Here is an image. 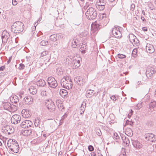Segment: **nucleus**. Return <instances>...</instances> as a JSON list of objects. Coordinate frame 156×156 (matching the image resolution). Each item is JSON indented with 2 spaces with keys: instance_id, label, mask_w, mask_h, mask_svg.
Returning <instances> with one entry per match:
<instances>
[{
  "instance_id": "52",
  "label": "nucleus",
  "mask_w": 156,
  "mask_h": 156,
  "mask_svg": "<svg viewBox=\"0 0 156 156\" xmlns=\"http://www.w3.org/2000/svg\"><path fill=\"white\" fill-rule=\"evenodd\" d=\"M25 67L23 63H21L20 64V66L19 69L20 70L23 69Z\"/></svg>"
},
{
  "instance_id": "38",
  "label": "nucleus",
  "mask_w": 156,
  "mask_h": 156,
  "mask_svg": "<svg viewBox=\"0 0 156 156\" xmlns=\"http://www.w3.org/2000/svg\"><path fill=\"white\" fill-rule=\"evenodd\" d=\"M137 50L135 48L133 49L132 53V56L134 58H136L137 56Z\"/></svg>"
},
{
  "instance_id": "30",
  "label": "nucleus",
  "mask_w": 156,
  "mask_h": 156,
  "mask_svg": "<svg viewBox=\"0 0 156 156\" xmlns=\"http://www.w3.org/2000/svg\"><path fill=\"white\" fill-rule=\"evenodd\" d=\"M93 92H94V91L93 90H87V91L86 97L88 98H90L92 97L93 96Z\"/></svg>"
},
{
  "instance_id": "25",
  "label": "nucleus",
  "mask_w": 156,
  "mask_h": 156,
  "mask_svg": "<svg viewBox=\"0 0 156 156\" xmlns=\"http://www.w3.org/2000/svg\"><path fill=\"white\" fill-rule=\"evenodd\" d=\"M105 2H102V4L101 5L97 4V5H96V6L97 8L99 10L101 11L105 9Z\"/></svg>"
},
{
  "instance_id": "31",
  "label": "nucleus",
  "mask_w": 156,
  "mask_h": 156,
  "mask_svg": "<svg viewBox=\"0 0 156 156\" xmlns=\"http://www.w3.org/2000/svg\"><path fill=\"white\" fill-rule=\"evenodd\" d=\"M74 59H72L70 57H68L66 59V63L67 64L69 65H73V63Z\"/></svg>"
},
{
  "instance_id": "32",
  "label": "nucleus",
  "mask_w": 156,
  "mask_h": 156,
  "mask_svg": "<svg viewBox=\"0 0 156 156\" xmlns=\"http://www.w3.org/2000/svg\"><path fill=\"white\" fill-rule=\"evenodd\" d=\"M25 101L28 104L30 102L33 101V99L30 96H28L24 98Z\"/></svg>"
},
{
  "instance_id": "46",
  "label": "nucleus",
  "mask_w": 156,
  "mask_h": 156,
  "mask_svg": "<svg viewBox=\"0 0 156 156\" xmlns=\"http://www.w3.org/2000/svg\"><path fill=\"white\" fill-rule=\"evenodd\" d=\"M38 127L41 129H44V122L43 121H40V123H39V125Z\"/></svg>"
},
{
  "instance_id": "58",
  "label": "nucleus",
  "mask_w": 156,
  "mask_h": 156,
  "mask_svg": "<svg viewBox=\"0 0 156 156\" xmlns=\"http://www.w3.org/2000/svg\"><path fill=\"white\" fill-rule=\"evenodd\" d=\"M135 8V5L134 4H132L131 5L130 10L132 11H134V8Z\"/></svg>"
},
{
  "instance_id": "23",
  "label": "nucleus",
  "mask_w": 156,
  "mask_h": 156,
  "mask_svg": "<svg viewBox=\"0 0 156 156\" xmlns=\"http://www.w3.org/2000/svg\"><path fill=\"white\" fill-rule=\"evenodd\" d=\"M29 90L30 93L33 95L35 94L37 92V89L33 86L30 87L29 89Z\"/></svg>"
},
{
  "instance_id": "15",
  "label": "nucleus",
  "mask_w": 156,
  "mask_h": 156,
  "mask_svg": "<svg viewBox=\"0 0 156 156\" xmlns=\"http://www.w3.org/2000/svg\"><path fill=\"white\" fill-rule=\"evenodd\" d=\"M132 144L133 147L136 148H140L142 147V144L137 140H132Z\"/></svg>"
},
{
  "instance_id": "6",
  "label": "nucleus",
  "mask_w": 156,
  "mask_h": 156,
  "mask_svg": "<svg viewBox=\"0 0 156 156\" xmlns=\"http://www.w3.org/2000/svg\"><path fill=\"white\" fill-rule=\"evenodd\" d=\"M74 80L75 82L79 84L81 87L83 86L86 82L85 79L80 76L76 77L75 78Z\"/></svg>"
},
{
  "instance_id": "22",
  "label": "nucleus",
  "mask_w": 156,
  "mask_h": 156,
  "mask_svg": "<svg viewBox=\"0 0 156 156\" xmlns=\"http://www.w3.org/2000/svg\"><path fill=\"white\" fill-rule=\"evenodd\" d=\"M10 100L12 101V103L16 104L19 102L18 97L16 95L13 96L10 98Z\"/></svg>"
},
{
  "instance_id": "50",
  "label": "nucleus",
  "mask_w": 156,
  "mask_h": 156,
  "mask_svg": "<svg viewBox=\"0 0 156 156\" xmlns=\"http://www.w3.org/2000/svg\"><path fill=\"white\" fill-rule=\"evenodd\" d=\"M96 133L97 135L100 136L102 134L101 132L100 129H97L96 130Z\"/></svg>"
},
{
  "instance_id": "44",
  "label": "nucleus",
  "mask_w": 156,
  "mask_h": 156,
  "mask_svg": "<svg viewBox=\"0 0 156 156\" xmlns=\"http://www.w3.org/2000/svg\"><path fill=\"white\" fill-rule=\"evenodd\" d=\"M40 121V120H39L38 119H35L34 123L36 127H38Z\"/></svg>"
},
{
  "instance_id": "33",
  "label": "nucleus",
  "mask_w": 156,
  "mask_h": 156,
  "mask_svg": "<svg viewBox=\"0 0 156 156\" xmlns=\"http://www.w3.org/2000/svg\"><path fill=\"white\" fill-rule=\"evenodd\" d=\"M129 41L131 43L133 44L134 40L136 37L133 34H129Z\"/></svg>"
},
{
  "instance_id": "17",
  "label": "nucleus",
  "mask_w": 156,
  "mask_h": 156,
  "mask_svg": "<svg viewBox=\"0 0 156 156\" xmlns=\"http://www.w3.org/2000/svg\"><path fill=\"white\" fill-rule=\"evenodd\" d=\"M72 81L69 82V83H67L66 82L65 83H62L63 87L66 88V89H69L72 88L73 87V84Z\"/></svg>"
},
{
  "instance_id": "21",
  "label": "nucleus",
  "mask_w": 156,
  "mask_h": 156,
  "mask_svg": "<svg viewBox=\"0 0 156 156\" xmlns=\"http://www.w3.org/2000/svg\"><path fill=\"white\" fill-rule=\"evenodd\" d=\"M59 94L62 98H65L68 94V92L65 89H60Z\"/></svg>"
},
{
  "instance_id": "61",
  "label": "nucleus",
  "mask_w": 156,
  "mask_h": 156,
  "mask_svg": "<svg viewBox=\"0 0 156 156\" xmlns=\"http://www.w3.org/2000/svg\"><path fill=\"white\" fill-rule=\"evenodd\" d=\"M95 27L97 29H100V25L99 24H98V23H96L95 24Z\"/></svg>"
},
{
  "instance_id": "60",
  "label": "nucleus",
  "mask_w": 156,
  "mask_h": 156,
  "mask_svg": "<svg viewBox=\"0 0 156 156\" xmlns=\"http://www.w3.org/2000/svg\"><path fill=\"white\" fill-rule=\"evenodd\" d=\"M102 2H105V1L104 0H99V2H97V3L96 4V5H97V4L101 5V4H102Z\"/></svg>"
},
{
  "instance_id": "7",
  "label": "nucleus",
  "mask_w": 156,
  "mask_h": 156,
  "mask_svg": "<svg viewBox=\"0 0 156 156\" xmlns=\"http://www.w3.org/2000/svg\"><path fill=\"white\" fill-rule=\"evenodd\" d=\"M145 139L151 142L156 140V136L152 133H147L144 135Z\"/></svg>"
},
{
  "instance_id": "27",
  "label": "nucleus",
  "mask_w": 156,
  "mask_h": 156,
  "mask_svg": "<svg viewBox=\"0 0 156 156\" xmlns=\"http://www.w3.org/2000/svg\"><path fill=\"white\" fill-rule=\"evenodd\" d=\"M18 105H14L13 104H11L10 107V109L9 111L12 112H13L16 111L17 110Z\"/></svg>"
},
{
  "instance_id": "40",
  "label": "nucleus",
  "mask_w": 156,
  "mask_h": 156,
  "mask_svg": "<svg viewBox=\"0 0 156 156\" xmlns=\"http://www.w3.org/2000/svg\"><path fill=\"white\" fill-rule=\"evenodd\" d=\"M86 107V104L85 102L83 101L81 105V106L80 107V110H83L85 111V108Z\"/></svg>"
},
{
  "instance_id": "48",
  "label": "nucleus",
  "mask_w": 156,
  "mask_h": 156,
  "mask_svg": "<svg viewBox=\"0 0 156 156\" xmlns=\"http://www.w3.org/2000/svg\"><path fill=\"white\" fill-rule=\"evenodd\" d=\"M86 45L85 44H83L81 45V47L80 48V49L82 50V52L85 51V50L86 49Z\"/></svg>"
},
{
  "instance_id": "4",
  "label": "nucleus",
  "mask_w": 156,
  "mask_h": 156,
  "mask_svg": "<svg viewBox=\"0 0 156 156\" xmlns=\"http://www.w3.org/2000/svg\"><path fill=\"white\" fill-rule=\"evenodd\" d=\"M47 80L48 87L51 88H55L58 86L57 81L52 76L48 77Z\"/></svg>"
},
{
  "instance_id": "1",
  "label": "nucleus",
  "mask_w": 156,
  "mask_h": 156,
  "mask_svg": "<svg viewBox=\"0 0 156 156\" xmlns=\"http://www.w3.org/2000/svg\"><path fill=\"white\" fill-rule=\"evenodd\" d=\"M11 27V31L14 33H19L23 31L24 25L23 23L17 21L14 23Z\"/></svg>"
},
{
  "instance_id": "39",
  "label": "nucleus",
  "mask_w": 156,
  "mask_h": 156,
  "mask_svg": "<svg viewBox=\"0 0 156 156\" xmlns=\"http://www.w3.org/2000/svg\"><path fill=\"white\" fill-rule=\"evenodd\" d=\"M8 129H10V126H4L2 129V131L3 133H7Z\"/></svg>"
},
{
  "instance_id": "20",
  "label": "nucleus",
  "mask_w": 156,
  "mask_h": 156,
  "mask_svg": "<svg viewBox=\"0 0 156 156\" xmlns=\"http://www.w3.org/2000/svg\"><path fill=\"white\" fill-rule=\"evenodd\" d=\"M23 135L24 136H28L30 135L32 133L31 129H24L21 132Z\"/></svg>"
},
{
  "instance_id": "36",
  "label": "nucleus",
  "mask_w": 156,
  "mask_h": 156,
  "mask_svg": "<svg viewBox=\"0 0 156 156\" xmlns=\"http://www.w3.org/2000/svg\"><path fill=\"white\" fill-rule=\"evenodd\" d=\"M126 55L120 53L118 54L116 56V58H119L120 59H123L126 58Z\"/></svg>"
},
{
  "instance_id": "12",
  "label": "nucleus",
  "mask_w": 156,
  "mask_h": 156,
  "mask_svg": "<svg viewBox=\"0 0 156 156\" xmlns=\"http://www.w3.org/2000/svg\"><path fill=\"white\" fill-rule=\"evenodd\" d=\"M32 125V122L30 120H25L23 121L22 123V127L25 128L30 127Z\"/></svg>"
},
{
  "instance_id": "29",
  "label": "nucleus",
  "mask_w": 156,
  "mask_h": 156,
  "mask_svg": "<svg viewBox=\"0 0 156 156\" xmlns=\"http://www.w3.org/2000/svg\"><path fill=\"white\" fill-rule=\"evenodd\" d=\"M11 104L8 102H5L3 103V106L5 109L9 111L10 109Z\"/></svg>"
},
{
  "instance_id": "62",
  "label": "nucleus",
  "mask_w": 156,
  "mask_h": 156,
  "mask_svg": "<svg viewBox=\"0 0 156 156\" xmlns=\"http://www.w3.org/2000/svg\"><path fill=\"white\" fill-rule=\"evenodd\" d=\"M67 115L65 113V114L61 117V119L64 120V119L67 117Z\"/></svg>"
},
{
  "instance_id": "28",
  "label": "nucleus",
  "mask_w": 156,
  "mask_h": 156,
  "mask_svg": "<svg viewBox=\"0 0 156 156\" xmlns=\"http://www.w3.org/2000/svg\"><path fill=\"white\" fill-rule=\"evenodd\" d=\"M126 134L128 136H132L133 135V133L132 130L130 128L126 129L125 131Z\"/></svg>"
},
{
  "instance_id": "11",
  "label": "nucleus",
  "mask_w": 156,
  "mask_h": 156,
  "mask_svg": "<svg viewBox=\"0 0 156 156\" xmlns=\"http://www.w3.org/2000/svg\"><path fill=\"white\" fill-rule=\"evenodd\" d=\"M9 37V34L6 31H3L2 35V42L4 43H6Z\"/></svg>"
},
{
  "instance_id": "49",
  "label": "nucleus",
  "mask_w": 156,
  "mask_h": 156,
  "mask_svg": "<svg viewBox=\"0 0 156 156\" xmlns=\"http://www.w3.org/2000/svg\"><path fill=\"white\" fill-rule=\"evenodd\" d=\"M59 109V110H61V111H62L63 109H64V107L63 106L62 104H58V105H57Z\"/></svg>"
},
{
  "instance_id": "45",
  "label": "nucleus",
  "mask_w": 156,
  "mask_h": 156,
  "mask_svg": "<svg viewBox=\"0 0 156 156\" xmlns=\"http://www.w3.org/2000/svg\"><path fill=\"white\" fill-rule=\"evenodd\" d=\"M120 28H121V27L118 26L117 25H115L114 26V28H113L112 30L115 31H116V30H118V31H120Z\"/></svg>"
},
{
  "instance_id": "54",
  "label": "nucleus",
  "mask_w": 156,
  "mask_h": 156,
  "mask_svg": "<svg viewBox=\"0 0 156 156\" xmlns=\"http://www.w3.org/2000/svg\"><path fill=\"white\" fill-rule=\"evenodd\" d=\"M114 138L116 140H117L119 138V136H118L117 133H114Z\"/></svg>"
},
{
  "instance_id": "8",
  "label": "nucleus",
  "mask_w": 156,
  "mask_h": 156,
  "mask_svg": "<svg viewBox=\"0 0 156 156\" xmlns=\"http://www.w3.org/2000/svg\"><path fill=\"white\" fill-rule=\"evenodd\" d=\"M109 34V38H111V37H113V35L116 38H121L122 37V35L120 31H118V30L115 31L111 30Z\"/></svg>"
},
{
  "instance_id": "63",
  "label": "nucleus",
  "mask_w": 156,
  "mask_h": 156,
  "mask_svg": "<svg viewBox=\"0 0 156 156\" xmlns=\"http://www.w3.org/2000/svg\"><path fill=\"white\" fill-rule=\"evenodd\" d=\"M12 5H17V2L16 0H12Z\"/></svg>"
},
{
  "instance_id": "13",
  "label": "nucleus",
  "mask_w": 156,
  "mask_h": 156,
  "mask_svg": "<svg viewBox=\"0 0 156 156\" xmlns=\"http://www.w3.org/2000/svg\"><path fill=\"white\" fill-rule=\"evenodd\" d=\"M120 136L124 144H125L126 146H128L129 144V139L123 134H121Z\"/></svg>"
},
{
  "instance_id": "53",
  "label": "nucleus",
  "mask_w": 156,
  "mask_h": 156,
  "mask_svg": "<svg viewBox=\"0 0 156 156\" xmlns=\"http://www.w3.org/2000/svg\"><path fill=\"white\" fill-rule=\"evenodd\" d=\"M88 149L90 151H93L94 150V147L92 145H90L88 147Z\"/></svg>"
},
{
  "instance_id": "56",
  "label": "nucleus",
  "mask_w": 156,
  "mask_h": 156,
  "mask_svg": "<svg viewBox=\"0 0 156 156\" xmlns=\"http://www.w3.org/2000/svg\"><path fill=\"white\" fill-rule=\"evenodd\" d=\"M111 100L113 101H115L117 99L115 95H112L110 98Z\"/></svg>"
},
{
  "instance_id": "26",
  "label": "nucleus",
  "mask_w": 156,
  "mask_h": 156,
  "mask_svg": "<svg viewBox=\"0 0 156 156\" xmlns=\"http://www.w3.org/2000/svg\"><path fill=\"white\" fill-rule=\"evenodd\" d=\"M79 41L77 39H73L72 42V46L73 48H76L79 45Z\"/></svg>"
},
{
  "instance_id": "42",
  "label": "nucleus",
  "mask_w": 156,
  "mask_h": 156,
  "mask_svg": "<svg viewBox=\"0 0 156 156\" xmlns=\"http://www.w3.org/2000/svg\"><path fill=\"white\" fill-rule=\"evenodd\" d=\"M107 16V15L105 13H103L100 16V19L101 20H105V19L106 18V17Z\"/></svg>"
},
{
  "instance_id": "14",
  "label": "nucleus",
  "mask_w": 156,
  "mask_h": 156,
  "mask_svg": "<svg viewBox=\"0 0 156 156\" xmlns=\"http://www.w3.org/2000/svg\"><path fill=\"white\" fill-rule=\"evenodd\" d=\"M146 49L148 53H152L154 51L155 49L153 46L151 44H147L146 47Z\"/></svg>"
},
{
  "instance_id": "43",
  "label": "nucleus",
  "mask_w": 156,
  "mask_h": 156,
  "mask_svg": "<svg viewBox=\"0 0 156 156\" xmlns=\"http://www.w3.org/2000/svg\"><path fill=\"white\" fill-rule=\"evenodd\" d=\"M48 43V41L45 40H42L40 43V44L41 46H45L47 45Z\"/></svg>"
},
{
  "instance_id": "18",
  "label": "nucleus",
  "mask_w": 156,
  "mask_h": 156,
  "mask_svg": "<svg viewBox=\"0 0 156 156\" xmlns=\"http://www.w3.org/2000/svg\"><path fill=\"white\" fill-rule=\"evenodd\" d=\"M46 82L44 80L42 79H40L37 81L36 82V84L37 86L40 87H44L46 85Z\"/></svg>"
},
{
  "instance_id": "57",
  "label": "nucleus",
  "mask_w": 156,
  "mask_h": 156,
  "mask_svg": "<svg viewBox=\"0 0 156 156\" xmlns=\"http://www.w3.org/2000/svg\"><path fill=\"white\" fill-rule=\"evenodd\" d=\"M56 101L57 105H58V104H62V101L60 99H56Z\"/></svg>"
},
{
  "instance_id": "37",
  "label": "nucleus",
  "mask_w": 156,
  "mask_h": 156,
  "mask_svg": "<svg viewBox=\"0 0 156 156\" xmlns=\"http://www.w3.org/2000/svg\"><path fill=\"white\" fill-rule=\"evenodd\" d=\"M133 43V44L134 46H138L140 44V41L136 37L134 40Z\"/></svg>"
},
{
  "instance_id": "34",
  "label": "nucleus",
  "mask_w": 156,
  "mask_h": 156,
  "mask_svg": "<svg viewBox=\"0 0 156 156\" xmlns=\"http://www.w3.org/2000/svg\"><path fill=\"white\" fill-rule=\"evenodd\" d=\"M57 34H55L50 36V40L53 41H55L57 40Z\"/></svg>"
},
{
  "instance_id": "59",
  "label": "nucleus",
  "mask_w": 156,
  "mask_h": 156,
  "mask_svg": "<svg viewBox=\"0 0 156 156\" xmlns=\"http://www.w3.org/2000/svg\"><path fill=\"white\" fill-rule=\"evenodd\" d=\"M37 24H36V23H35V24H34V27H33L32 28V30L31 31H35V30H36V26L37 25Z\"/></svg>"
},
{
  "instance_id": "3",
  "label": "nucleus",
  "mask_w": 156,
  "mask_h": 156,
  "mask_svg": "<svg viewBox=\"0 0 156 156\" xmlns=\"http://www.w3.org/2000/svg\"><path fill=\"white\" fill-rule=\"evenodd\" d=\"M11 140H8L7 145L11 151L14 153H17L20 150V147L17 142H14V143L11 144Z\"/></svg>"
},
{
  "instance_id": "16",
  "label": "nucleus",
  "mask_w": 156,
  "mask_h": 156,
  "mask_svg": "<svg viewBox=\"0 0 156 156\" xmlns=\"http://www.w3.org/2000/svg\"><path fill=\"white\" fill-rule=\"evenodd\" d=\"M72 81L71 79V78L69 76H65L64 78H63L61 80V84L62 86V83H65L66 82H69Z\"/></svg>"
},
{
  "instance_id": "51",
  "label": "nucleus",
  "mask_w": 156,
  "mask_h": 156,
  "mask_svg": "<svg viewBox=\"0 0 156 156\" xmlns=\"http://www.w3.org/2000/svg\"><path fill=\"white\" fill-rule=\"evenodd\" d=\"M48 51H45L42 52L41 53V55L42 57L48 54Z\"/></svg>"
},
{
  "instance_id": "47",
  "label": "nucleus",
  "mask_w": 156,
  "mask_h": 156,
  "mask_svg": "<svg viewBox=\"0 0 156 156\" xmlns=\"http://www.w3.org/2000/svg\"><path fill=\"white\" fill-rule=\"evenodd\" d=\"M126 124L132 126H133L134 124V122L132 121H129V120H127L126 121Z\"/></svg>"
},
{
  "instance_id": "64",
  "label": "nucleus",
  "mask_w": 156,
  "mask_h": 156,
  "mask_svg": "<svg viewBox=\"0 0 156 156\" xmlns=\"http://www.w3.org/2000/svg\"><path fill=\"white\" fill-rule=\"evenodd\" d=\"M43 34V33L40 31H39L38 33L37 34V37H39L40 35Z\"/></svg>"
},
{
  "instance_id": "55",
  "label": "nucleus",
  "mask_w": 156,
  "mask_h": 156,
  "mask_svg": "<svg viewBox=\"0 0 156 156\" xmlns=\"http://www.w3.org/2000/svg\"><path fill=\"white\" fill-rule=\"evenodd\" d=\"M146 124L148 126H152L153 123L151 121V120L148 121L146 123Z\"/></svg>"
},
{
  "instance_id": "41",
  "label": "nucleus",
  "mask_w": 156,
  "mask_h": 156,
  "mask_svg": "<svg viewBox=\"0 0 156 156\" xmlns=\"http://www.w3.org/2000/svg\"><path fill=\"white\" fill-rule=\"evenodd\" d=\"M48 94V93L46 90H41V95L42 96L45 97L47 96Z\"/></svg>"
},
{
  "instance_id": "35",
  "label": "nucleus",
  "mask_w": 156,
  "mask_h": 156,
  "mask_svg": "<svg viewBox=\"0 0 156 156\" xmlns=\"http://www.w3.org/2000/svg\"><path fill=\"white\" fill-rule=\"evenodd\" d=\"M81 24V21L79 20H76L74 21L73 23L74 28H76V26H79Z\"/></svg>"
},
{
  "instance_id": "24",
  "label": "nucleus",
  "mask_w": 156,
  "mask_h": 156,
  "mask_svg": "<svg viewBox=\"0 0 156 156\" xmlns=\"http://www.w3.org/2000/svg\"><path fill=\"white\" fill-rule=\"evenodd\" d=\"M149 108L151 111L154 110V108L156 106V101H151L149 104Z\"/></svg>"
},
{
  "instance_id": "9",
  "label": "nucleus",
  "mask_w": 156,
  "mask_h": 156,
  "mask_svg": "<svg viewBox=\"0 0 156 156\" xmlns=\"http://www.w3.org/2000/svg\"><path fill=\"white\" fill-rule=\"evenodd\" d=\"M21 117L18 115H13L11 118V121L12 123L16 124L19 123Z\"/></svg>"
},
{
  "instance_id": "5",
  "label": "nucleus",
  "mask_w": 156,
  "mask_h": 156,
  "mask_svg": "<svg viewBox=\"0 0 156 156\" xmlns=\"http://www.w3.org/2000/svg\"><path fill=\"white\" fill-rule=\"evenodd\" d=\"M46 105L49 111L51 112H54L55 110V106L54 102L51 100H48V102L46 103Z\"/></svg>"
},
{
  "instance_id": "19",
  "label": "nucleus",
  "mask_w": 156,
  "mask_h": 156,
  "mask_svg": "<svg viewBox=\"0 0 156 156\" xmlns=\"http://www.w3.org/2000/svg\"><path fill=\"white\" fill-rule=\"evenodd\" d=\"M81 60V58H80V60L74 59L73 63V65L76 68H78L80 66L81 64L80 61Z\"/></svg>"
},
{
  "instance_id": "2",
  "label": "nucleus",
  "mask_w": 156,
  "mask_h": 156,
  "mask_svg": "<svg viewBox=\"0 0 156 156\" xmlns=\"http://www.w3.org/2000/svg\"><path fill=\"white\" fill-rule=\"evenodd\" d=\"M86 15L87 19L90 20H92L96 18L97 13L95 9L90 7L86 12Z\"/></svg>"
},
{
  "instance_id": "10",
  "label": "nucleus",
  "mask_w": 156,
  "mask_h": 156,
  "mask_svg": "<svg viewBox=\"0 0 156 156\" xmlns=\"http://www.w3.org/2000/svg\"><path fill=\"white\" fill-rule=\"evenodd\" d=\"M156 73V70L154 68L151 67L147 69L146 72V75L147 77H151L152 76Z\"/></svg>"
}]
</instances>
